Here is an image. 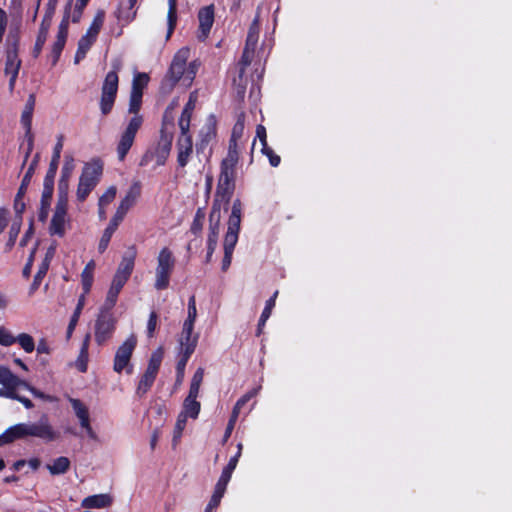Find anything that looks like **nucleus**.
I'll list each match as a JSON object with an SVG mask.
<instances>
[{
  "instance_id": "obj_1",
  "label": "nucleus",
  "mask_w": 512,
  "mask_h": 512,
  "mask_svg": "<svg viewBox=\"0 0 512 512\" xmlns=\"http://www.w3.org/2000/svg\"><path fill=\"white\" fill-rule=\"evenodd\" d=\"M189 54L190 50L187 47H183L175 53L161 82L163 90H172L180 81H182L185 87L191 86L197 74L199 64L196 61H192L187 65Z\"/></svg>"
},
{
  "instance_id": "obj_2",
  "label": "nucleus",
  "mask_w": 512,
  "mask_h": 512,
  "mask_svg": "<svg viewBox=\"0 0 512 512\" xmlns=\"http://www.w3.org/2000/svg\"><path fill=\"white\" fill-rule=\"evenodd\" d=\"M142 98L143 95L138 94V92L130 93L128 111L129 113L134 114V116L128 122L127 127L122 132L118 141L116 151L119 161L125 160L129 150L134 143L136 134L143 124V117L139 114L142 106Z\"/></svg>"
},
{
  "instance_id": "obj_3",
  "label": "nucleus",
  "mask_w": 512,
  "mask_h": 512,
  "mask_svg": "<svg viewBox=\"0 0 512 512\" xmlns=\"http://www.w3.org/2000/svg\"><path fill=\"white\" fill-rule=\"evenodd\" d=\"M141 195V183L139 181L133 182L127 191L125 197L121 200L119 206L116 209L115 214L111 218L108 226L105 228L99 244V253H104L109 246L111 238L114 232L117 230L120 223L123 221L127 212L135 205L137 199Z\"/></svg>"
},
{
  "instance_id": "obj_4",
  "label": "nucleus",
  "mask_w": 512,
  "mask_h": 512,
  "mask_svg": "<svg viewBox=\"0 0 512 512\" xmlns=\"http://www.w3.org/2000/svg\"><path fill=\"white\" fill-rule=\"evenodd\" d=\"M137 257V248L135 245H131L127 248L126 252L122 256L121 262L119 263L117 270L113 276L110 288L107 292L105 302L110 305H116L118 296L125 286L127 281L130 279Z\"/></svg>"
},
{
  "instance_id": "obj_5",
  "label": "nucleus",
  "mask_w": 512,
  "mask_h": 512,
  "mask_svg": "<svg viewBox=\"0 0 512 512\" xmlns=\"http://www.w3.org/2000/svg\"><path fill=\"white\" fill-rule=\"evenodd\" d=\"M10 428V433L18 439L28 436L37 437L45 442H52L59 438V433L55 431L46 415H43L38 422L35 423H19Z\"/></svg>"
},
{
  "instance_id": "obj_6",
  "label": "nucleus",
  "mask_w": 512,
  "mask_h": 512,
  "mask_svg": "<svg viewBox=\"0 0 512 512\" xmlns=\"http://www.w3.org/2000/svg\"><path fill=\"white\" fill-rule=\"evenodd\" d=\"M103 174V162L99 158L92 159L90 162L85 163L82 173L79 177L77 187V200L84 202L89 194L99 183Z\"/></svg>"
},
{
  "instance_id": "obj_7",
  "label": "nucleus",
  "mask_w": 512,
  "mask_h": 512,
  "mask_svg": "<svg viewBox=\"0 0 512 512\" xmlns=\"http://www.w3.org/2000/svg\"><path fill=\"white\" fill-rule=\"evenodd\" d=\"M114 306L115 305L108 306V304L104 302L99 309L94 325L95 341L99 346L111 339L115 332L117 319L113 313Z\"/></svg>"
},
{
  "instance_id": "obj_8",
  "label": "nucleus",
  "mask_w": 512,
  "mask_h": 512,
  "mask_svg": "<svg viewBox=\"0 0 512 512\" xmlns=\"http://www.w3.org/2000/svg\"><path fill=\"white\" fill-rule=\"evenodd\" d=\"M113 68L106 74L101 88L100 110L104 116L112 111L118 92L120 65L114 64Z\"/></svg>"
},
{
  "instance_id": "obj_9",
  "label": "nucleus",
  "mask_w": 512,
  "mask_h": 512,
  "mask_svg": "<svg viewBox=\"0 0 512 512\" xmlns=\"http://www.w3.org/2000/svg\"><path fill=\"white\" fill-rule=\"evenodd\" d=\"M175 257L168 247L160 250L157 256V266L155 270V284L157 290H165L169 287L170 278L175 267Z\"/></svg>"
},
{
  "instance_id": "obj_10",
  "label": "nucleus",
  "mask_w": 512,
  "mask_h": 512,
  "mask_svg": "<svg viewBox=\"0 0 512 512\" xmlns=\"http://www.w3.org/2000/svg\"><path fill=\"white\" fill-rule=\"evenodd\" d=\"M136 345L137 339L134 335H131L118 347L113 361V370L116 373L120 374L123 371L128 375L133 373L131 359Z\"/></svg>"
},
{
  "instance_id": "obj_11",
  "label": "nucleus",
  "mask_w": 512,
  "mask_h": 512,
  "mask_svg": "<svg viewBox=\"0 0 512 512\" xmlns=\"http://www.w3.org/2000/svg\"><path fill=\"white\" fill-rule=\"evenodd\" d=\"M236 189V172L220 169L215 194L224 199V208L230 203Z\"/></svg>"
},
{
  "instance_id": "obj_12",
  "label": "nucleus",
  "mask_w": 512,
  "mask_h": 512,
  "mask_svg": "<svg viewBox=\"0 0 512 512\" xmlns=\"http://www.w3.org/2000/svg\"><path fill=\"white\" fill-rule=\"evenodd\" d=\"M69 402L75 412V415L79 419L80 426L86 431L87 436L90 439L95 440L97 435L91 426L90 415L87 406L81 400L75 398H70Z\"/></svg>"
},
{
  "instance_id": "obj_13",
  "label": "nucleus",
  "mask_w": 512,
  "mask_h": 512,
  "mask_svg": "<svg viewBox=\"0 0 512 512\" xmlns=\"http://www.w3.org/2000/svg\"><path fill=\"white\" fill-rule=\"evenodd\" d=\"M217 136V123L213 115H211L205 125L199 132V140L196 143L197 152H203L207 146L216 139Z\"/></svg>"
},
{
  "instance_id": "obj_14",
  "label": "nucleus",
  "mask_w": 512,
  "mask_h": 512,
  "mask_svg": "<svg viewBox=\"0 0 512 512\" xmlns=\"http://www.w3.org/2000/svg\"><path fill=\"white\" fill-rule=\"evenodd\" d=\"M198 20H199V34L198 39L200 41H204L213 26L214 23V5H208L202 7L198 12Z\"/></svg>"
},
{
  "instance_id": "obj_15",
  "label": "nucleus",
  "mask_w": 512,
  "mask_h": 512,
  "mask_svg": "<svg viewBox=\"0 0 512 512\" xmlns=\"http://www.w3.org/2000/svg\"><path fill=\"white\" fill-rule=\"evenodd\" d=\"M173 134L167 132L164 125L160 130V139L156 147V158L158 165H164L172 148Z\"/></svg>"
},
{
  "instance_id": "obj_16",
  "label": "nucleus",
  "mask_w": 512,
  "mask_h": 512,
  "mask_svg": "<svg viewBox=\"0 0 512 512\" xmlns=\"http://www.w3.org/2000/svg\"><path fill=\"white\" fill-rule=\"evenodd\" d=\"M177 163L180 167L184 168L193 152V142L191 135H180L177 140Z\"/></svg>"
},
{
  "instance_id": "obj_17",
  "label": "nucleus",
  "mask_w": 512,
  "mask_h": 512,
  "mask_svg": "<svg viewBox=\"0 0 512 512\" xmlns=\"http://www.w3.org/2000/svg\"><path fill=\"white\" fill-rule=\"evenodd\" d=\"M53 193L54 183L43 181V191L40 200V208L38 211V220L40 222H45L48 218Z\"/></svg>"
},
{
  "instance_id": "obj_18",
  "label": "nucleus",
  "mask_w": 512,
  "mask_h": 512,
  "mask_svg": "<svg viewBox=\"0 0 512 512\" xmlns=\"http://www.w3.org/2000/svg\"><path fill=\"white\" fill-rule=\"evenodd\" d=\"M63 141H64V136L62 134H60L57 137V143L54 146L52 158H51L48 170L46 172V175L44 177V181L54 183L55 176H56L58 166H59L61 152L63 149Z\"/></svg>"
},
{
  "instance_id": "obj_19",
  "label": "nucleus",
  "mask_w": 512,
  "mask_h": 512,
  "mask_svg": "<svg viewBox=\"0 0 512 512\" xmlns=\"http://www.w3.org/2000/svg\"><path fill=\"white\" fill-rule=\"evenodd\" d=\"M0 384L3 385V387L0 388V397L14 400L17 394L16 388L19 385L25 384V382L20 380L18 376L11 371L7 376H5L4 380L1 381Z\"/></svg>"
},
{
  "instance_id": "obj_20",
  "label": "nucleus",
  "mask_w": 512,
  "mask_h": 512,
  "mask_svg": "<svg viewBox=\"0 0 512 512\" xmlns=\"http://www.w3.org/2000/svg\"><path fill=\"white\" fill-rule=\"evenodd\" d=\"M112 504V498L108 494H95L84 498L81 502L83 508H106Z\"/></svg>"
},
{
  "instance_id": "obj_21",
  "label": "nucleus",
  "mask_w": 512,
  "mask_h": 512,
  "mask_svg": "<svg viewBox=\"0 0 512 512\" xmlns=\"http://www.w3.org/2000/svg\"><path fill=\"white\" fill-rule=\"evenodd\" d=\"M198 393L189 392L183 402V411L180 414L196 419L200 413L201 404L197 401Z\"/></svg>"
},
{
  "instance_id": "obj_22",
  "label": "nucleus",
  "mask_w": 512,
  "mask_h": 512,
  "mask_svg": "<svg viewBox=\"0 0 512 512\" xmlns=\"http://www.w3.org/2000/svg\"><path fill=\"white\" fill-rule=\"evenodd\" d=\"M194 330V324L183 323L181 337H180V347L181 351L186 350L188 347L195 351L198 342V335H192Z\"/></svg>"
},
{
  "instance_id": "obj_23",
  "label": "nucleus",
  "mask_w": 512,
  "mask_h": 512,
  "mask_svg": "<svg viewBox=\"0 0 512 512\" xmlns=\"http://www.w3.org/2000/svg\"><path fill=\"white\" fill-rule=\"evenodd\" d=\"M105 18V13L103 10H99L96 15L94 16V19L88 28L85 35L81 37V39H86L89 43L94 44V42L97 39V36L103 26Z\"/></svg>"
},
{
  "instance_id": "obj_24",
  "label": "nucleus",
  "mask_w": 512,
  "mask_h": 512,
  "mask_svg": "<svg viewBox=\"0 0 512 512\" xmlns=\"http://www.w3.org/2000/svg\"><path fill=\"white\" fill-rule=\"evenodd\" d=\"M242 218V202L239 198L235 199L232 204L231 214L228 219L227 231L238 232L240 231V224Z\"/></svg>"
},
{
  "instance_id": "obj_25",
  "label": "nucleus",
  "mask_w": 512,
  "mask_h": 512,
  "mask_svg": "<svg viewBox=\"0 0 512 512\" xmlns=\"http://www.w3.org/2000/svg\"><path fill=\"white\" fill-rule=\"evenodd\" d=\"M22 61L19 58V51H5V75L9 74H19V70L21 68Z\"/></svg>"
},
{
  "instance_id": "obj_26",
  "label": "nucleus",
  "mask_w": 512,
  "mask_h": 512,
  "mask_svg": "<svg viewBox=\"0 0 512 512\" xmlns=\"http://www.w3.org/2000/svg\"><path fill=\"white\" fill-rule=\"evenodd\" d=\"M156 377L157 374L145 370V372L141 375L136 388L135 393L137 397L143 398L148 393V391L152 388Z\"/></svg>"
},
{
  "instance_id": "obj_27",
  "label": "nucleus",
  "mask_w": 512,
  "mask_h": 512,
  "mask_svg": "<svg viewBox=\"0 0 512 512\" xmlns=\"http://www.w3.org/2000/svg\"><path fill=\"white\" fill-rule=\"evenodd\" d=\"M254 52H255L254 49H250V48H245L244 47L241 59H240V61L238 63V67H237V76H235L233 78L234 84H236L237 79H239L240 81L242 79H246L245 78V71H246V68L252 62V59H253V56H254Z\"/></svg>"
},
{
  "instance_id": "obj_28",
  "label": "nucleus",
  "mask_w": 512,
  "mask_h": 512,
  "mask_svg": "<svg viewBox=\"0 0 512 512\" xmlns=\"http://www.w3.org/2000/svg\"><path fill=\"white\" fill-rule=\"evenodd\" d=\"M66 215L65 213L55 212L52 216L50 226H49V233L51 235H56L58 237H63L65 235V222H66Z\"/></svg>"
},
{
  "instance_id": "obj_29",
  "label": "nucleus",
  "mask_w": 512,
  "mask_h": 512,
  "mask_svg": "<svg viewBox=\"0 0 512 512\" xmlns=\"http://www.w3.org/2000/svg\"><path fill=\"white\" fill-rule=\"evenodd\" d=\"M115 15L118 22L121 24V27L116 34V37H120L123 34V27L127 26L135 19L136 10H128V6L126 8L119 6L117 11L115 12Z\"/></svg>"
},
{
  "instance_id": "obj_30",
  "label": "nucleus",
  "mask_w": 512,
  "mask_h": 512,
  "mask_svg": "<svg viewBox=\"0 0 512 512\" xmlns=\"http://www.w3.org/2000/svg\"><path fill=\"white\" fill-rule=\"evenodd\" d=\"M193 354V349L188 347L184 351H180V356L176 364V382L181 383L184 379L186 365Z\"/></svg>"
},
{
  "instance_id": "obj_31",
  "label": "nucleus",
  "mask_w": 512,
  "mask_h": 512,
  "mask_svg": "<svg viewBox=\"0 0 512 512\" xmlns=\"http://www.w3.org/2000/svg\"><path fill=\"white\" fill-rule=\"evenodd\" d=\"M71 466V462L68 457L60 456L54 459L52 464H47L46 468L51 475L65 474Z\"/></svg>"
},
{
  "instance_id": "obj_32",
  "label": "nucleus",
  "mask_w": 512,
  "mask_h": 512,
  "mask_svg": "<svg viewBox=\"0 0 512 512\" xmlns=\"http://www.w3.org/2000/svg\"><path fill=\"white\" fill-rule=\"evenodd\" d=\"M219 235V226H214V224L209 225V233L207 237V254H206V262L209 263L211 261L212 255L216 249Z\"/></svg>"
},
{
  "instance_id": "obj_33",
  "label": "nucleus",
  "mask_w": 512,
  "mask_h": 512,
  "mask_svg": "<svg viewBox=\"0 0 512 512\" xmlns=\"http://www.w3.org/2000/svg\"><path fill=\"white\" fill-rule=\"evenodd\" d=\"M38 159H39V155L36 154V156L34 157V159L32 160V162L30 163L26 173L24 174L23 178H22V181H21V184L19 186V196H25L26 192H27V188L31 182V179L33 177V174L35 172V169H36V166H37V163H38Z\"/></svg>"
},
{
  "instance_id": "obj_34",
  "label": "nucleus",
  "mask_w": 512,
  "mask_h": 512,
  "mask_svg": "<svg viewBox=\"0 0 512 512\" xmlns=\"http://www.w3.org/2000/svg\"><path fill=\"white\" fill-rule=\"evenodd\" d=\"M49 29L50 28H48V27L40 25L38 34L36 37V41H35L34 47L32 49V57L33 58L37 59L40 56L42 49L45 45V42L47 40Z\"/></svg>"
},
{
  "instance_id": "obj_35",
  "label": "nucleus",
  "mask_w": 512,
  "mask_h": 512,
  "mask_svg": "<svg viewBox=\"0 0 512 512\" xmlns=\"http://www.w3.org/2000/svg\"><path fill=\"white\" fill-rule=\"evenodd\" d=\"M224 204V199L214 195L211 211L209 214V225L220 226L221 219V206Z\"/></svg>"
},
{
  "instance_id": "obj_36",
  "label": "nucleus",
  "mask_w": 512,
  "mask_h": 512,
  "mask_svg": "<svg viewBox=\"0 0 512 512\" xmlns=\"http://www.w3.org/2000/svg\"><path fill=\"white\" fill-rule=\"evenodd\" d=\"M168 14H167V20H168V31H167V38L171 36L173 33L176 22H177V0H168Z\"/></svg>"
},
{
  "instance_id": "obj_37",
  "label": "nucleus",
  "mask_w": 512,
  "mask_h": 512,
  "mask_svg": "<svg viewBox=\"0 0 512 512\" xmlns=\"http://www.w3.org/2000/svg\"><path fill=\"white\" fill-rule=\"evenodd\" d=\"M239 161V151H228L227 156L221 161L220 169L236 172Z\"/></svg>"
},
{
  "instance_id": "obj_38",
  "label": "nucleus",
  "mask_w": 512,
  "mask_h": 512,
  "mask_svg": "<svg viewBox=\"0 0 512 512\" xmlns=\"http://www.w3.org/2000/svg\"><path fill=\"white\" fill-rule=\"evenodd\" d=\"M21 225H22V223H20V221H14L12 223V225L10 226L9 233H8V240L4 247V251L6 253L10 252L13 249V247L16 243V240L18 238V235L20 233Z\"/></svg>"
},
{
  "instance_id": "obj_39",
  "label": "nucleus",
  "mask_w": 512,
  "mask_h": 512,
  "mask_svg": "<svg viewBox=\"0 0 512 512\" xmlns=\"http://www.w3.org/2000/svg\"><path fill=\"white\" fill-rule=\"evenodd\" d=\"M149 79L150 78L147 73H136L132 80L131 92H138V94L143 95V91L147 87Z\"/></svg>"
},
{
  "instance_id": "obj_40",
  "label": "nucleus",
  "mask_w": 512,
  "mask_h": 512,
  "mask_svg": "<svg viewBox=\"0 0 512 512\" xmlns=\"http://www.w3.org/2000/svg\"><path fill=\"white\" fill-rule=\"evenodd\" d=\"M162 360H163V349L161 347H159L157 350H155L151 354L150 359L148 361L146 371H150V372L158 375Z\"/></svg>"
},
{
  "instance_id": "obj_41",
  "label": "nucleus",
  "mask_w": 512,
  "mask_h": 512,
  "mask_svg": "<svg viewBox=\"0 0 512 512\" xmlns=\"http://www.w3.org/2000/svg\"><path fill=\"white\" fill-rule=\"evenodd\" d=\"M84 306V295H82L77 303V306L70 318L68 327H67V338H70L73 331L75 330V327L79 321L80 314L82 312Z\"/></svg>"
},
{
  "instance_id": "obj_42",
  "label": "nucleus",
  "mask_w": 512,
  "mask_h": 512,
  "mask_svg": "<svg viewBox=\"0 0 512 512\" xmlns=\"http://www.w3.org/2000/svg\"><path fill=\"white\" fill-rule=\"evenodd\" d=\"M6 42H7L6 50L19 51L20 29L18 27L10 29L7 39H6Z\"/></svg>"
},
{
  "instance_id": "obj_43",
  "label": "nucleus",
  "mask_w": 512,
  "mask_h": 512,
  "mask_svg": "<svg viewBox=\"0 0 512 512\" xmlns=\"http://www.w3.org/2000/svg\"><path fill=\"white\" fill-rule=\"evenodd\" d=\"M58 0H49L46 4L45 13L42 18L41 24L42 26L51 27L52 19L55 14L56 6H57Z\"/></svg>"
},
{
  "instance_id": "obj_44",
  "label": "nucleus",
  "mask_w": 512,
  "mask_h": 512,
  "mask_svg": "<svg viewBox=\"0 0 512 512\" xmlns=\"http://www.w3.org/2000/svg\"><path fill=\"white\" fill-rule=\"evenodd\" d=\"M16 339V343H18L26 353H31L35 350V342L31 335L20 333L16 336Z\"/></svg>"
},
{
  "instance_id": "obj_45",
  "label": "nucleus",
  "mask_w": 512,
  "mask_h": 512,
  "mask_svg": "<svg viewBox=\"0 0 512 512\" xmlns=\"http://www.w3.org/2000/svg\"><path fill=\"white\" fill-rule=\"evenodd\" d=\"M48 270H49V265H47L46 263L40 264L38 271L35 274L33 282L30 286L31 293L35 292L39 288V286L41 285V282H42L43 278L46 276Z\"/></svg>"
},
{
  "instance_id": "obj_46",
  "label": "nucleus",
  "mask_w": 512,
  "mask_h": 512,
  "mask_svg": "<svg viewBox=\"0 0 512 512\" xmlns=\"http://www.w3.org/2000/svg\"><path fill=\"white\" fill-rule=\"evenodd\" d=\"M69 13L70 7H66L64 16L59 24L58 33L56 39L67 40L68 37V28H69Z\"/></svg>"
},
{
  "instance_id": "obj_47",
  "label": "nucleus",
  "mask_w": 512,
  "mask_h": 512,
  "mask_svg": "<svg viewBox=\"0 0 512 512\" xmlns=\"http://www.w3.org/2000/svg\"><path fill=\"white\" fill-rule=\"evenodd\" d=\"M204 220H205V213L202 208H198L195 213L194 219L192 221L191 227H190V231L194 235H198L202 231Z\"/></svg>"
},
{
  "instance_id": "obj_48",
  "label": "nucleus",
  "mask_w": 512,
  "mask_h": 512,
  "mask_svg": "<svg viewBox=\"0 0 512 512\" xmlns=\"http://www.w3.org/2000/svg\"><path fill=\"white\" fill-rule=\"evenodd\" d=\"M259 38V30L255 23H253L248 31L245 48L256 49Z\"/></svg>"
},
{
  "instance_id": "obj_49",
  "label": "nucleus",
  "mask_w": 512,
  "mask_h": 512,
  "mask_svg": "<svg viewBox=\"0 0 512 512\" xmlns=\"http://www.w3.org/2000/svg\"><path fill=\"white\" fill-rule=\"evenodd\" d=\"M203 378H204V368L199 367L195 371V373H194V375H193V377L191 379L189 392L198 393L199 394Z\"/></svg>"
},
{
  "instance_id": "obj_50",
  "label": "nucleus",
  "mask_w": 512,
  "mask_h": 512,
  "mask_svg": "<svg viewBox=\"0 0 512 512\" xmlns=\"http://www.w3.org/2000/svg\"><path fill=\"white\" fill-rule=\"evenodd\" d=\"M66 41L56 39L52 45L50 57L52 59V66H55L60 59L61 53L65 47Z\"/></svg>"
},
{
  "instance_id": "obj_51",
  "label": "nucleus",
  "mask_w": 512,
  "mask_h": 512,
  "mask_svg": "<svg viewBox=\"0 0 512 512\" xmlns=\"http://www.w3.org/2000/svg\"><path fill=\"white\" fill-rule=\"evenodd\" d=\"M238 232L227 231L224 238V251L225 252H234L235 246L238 241Z\"/></svg>"
},
{
  "instance_id": "obj_52",
  "label": "nucleus",
  "mask_w": 512,
  "mask_h": 512,
  "mask_svg": "<svg viewBox=\"0 0 512 512\" xmlns=\"http://www.w3.org/2000/svg\"><path fill=\"white\" fill-rule=\"evenodd\" d=\"M16 341V336H14L10 330L4 326H0V345L9 347L15 344Z\"/></svg>"
},
{
  "instance_id": "obj_53",
  "label": "nucleus",
  "mask_w": 512,
  "mask_h": 512,
  "mask_svg": "<svg viewBox=\"0 0 512 512\" xmlns=\"http://www.w3.org/2000/svg\"><path fill=\"white\" fill-rule=\"evenodd\" d=\"M244 127H245V113L241 112L238 115L237 120L233 126L231 137L240 139L243 136Z\"/></svg>"
},
{
  "instance_id": "obj_54",
  "label": "nucleus",
  "mask_w": 512,
  "mask_h": 512,
  "mask_svg": "<svg viewBox=\"0 0 512 512\" xmlns=\"http://www.w3.org/2000/svg\"><path fill=\"white\" fill-rule=\"evenodd\" d=\"M94 281V273L82 270L81 272V284L83 289V295L88 294L91 291Z\"/></svg>"
},
{
  "instance_id": "obj_55",
  "label": "nucleus",
  "mask_w": 512,
  "mask_h": 512,
  "mask_svg": "<svg viewBox=\"0 0 512 512\" xmlns=\"http://www.w3.org/2000/svg\"><path fill=\"white\" fill-rule=\"evenodd\" d=\"M197 318L196 298L191 295L188 300V315L184 323L195 324Z\"/></svg>"
},
{
  "instance_id": "obj_56",
  "label": "nucleus",
  "mask_w": 512,
  "mask_h": 512,
  "mask_svg": "<svg viewBox=\"0 0 512 512\" xmlns=\"http://www.w3.org/2000/svg\"><path fill=\"white\" fill-rule=\"evenodd\" d=\"M116 186H110L98 200V206H108L116 197Z\"/></svg>"
},
{
  "instance_id": "obj_57",
  "label": "nucleus",
  "mask_w": 512,
  "mask_h": 512,
  "mask_svg": "<svg viewBox=\"0 0 512 512\" xmlns=\"http://www.w3.org/2000/svg\"><path fill=\"white\" fill-rule=\"evenodd\" d=\"M187 418L184 414H179L176 420V424L174 427L173 432V443H176V441L182 436V432L186 426Z\"/></svg>"
},
{
  "instance_id": "obj_58",
  "label": "nucleus",
  "mask_w": 512,
  "mask_h": 512,
  "mask_svg": "<svg viewBox=\"0 0 512 512\" xmlns=\"http://www.w3.org/2000/svg\"><path fill=\"white\" fill-rule=\"evenodd\" d=\"M278 296V291H275L273 295L266 301L265 307L261 313L262 316V322L267 321L269 317L271 316L272 310L275 307L276 304V298Z\"/></svg>"
},
{
  "instance_id": "obj_59",
  "label": "nucleus",
  "mask_w": 512,
  "mask_h": 512,
  "mask_svg": "<svg viewBox=\"0 0 512 512\" xmlns=\"http://www.w3.org/2000/svg\"><path fill=\"white\" fill-rule=\"evenodd\" d=\"M190 120H191V113L187 112V107H185L181 114V117L179 119V127L181 129V135H190L189 134Z\"/></svg>"
},
{
  "instance_id": "obj_60",
  "label": "nucleus",
  "mask_w": 512,
  "mask_h": 512,
  "mask_svg": "<svg viewBox=\"0 0 512 512\" xmlns=\"http://www.w3.org/2000/svg\"><path fill=\"white\" fill-rule=\"evenodd\" d=\"M224 494L225 493L214 489L210 501L208 502L204 512H212L214 509H216L220 505L221 499L223 498Z\"/></svg>"
},
{
  "instance_id": "obj_61",
  "label": "nucleus",
  "mask_w": 512,
  "mask_h": 512,
  "mask_svg": "<svg viewBox=\"0 0 512 512\" xmlns=\"http://www.w3.org/2000/svg\"><path fill=\"white\" fill-rule=\"evenodd\" d=\"M24 196H19V191L17 192L15 199H14V210L16 214V219L14 221H20L22 223V214L25 211L26 205L23 202Z\"/></svg>"
},
{
  "instance_id": "obj_62",
  "label": "nucleus",
  "mask_w": 512,
  "mask_h": 512,
  "mask_svg": "<svg viewBox=\"0 0 512 512\" xmlns=\"http://www.w3.org/2000/svg\"><path fill=\"white\" fill-rule=\"evenodd\" d=\"M256 139H259L261 143V149H265L266 147H269L267 143V132L264 125L259 124L256 127V138L253 140L252 147H254Z\"/></svg>"
},
{
  "instance_id": "obj_63",
  "label": "nucleus",
  "mask_w": 512,
  "mask_h": 512,
  "mask_svg": "<svg viewBox=\"0 0 512 512\" xmlns=\"http://www.w3.org/2000/svg\"><path fill=\"white\" fill-rule=\"evenodd\" d=\"M261 153L269 159V163L272 167H278L281 163V158L277 155L271 147L261 149Z\"/></svg>"
},
{
  "instance_id": "obj_64",
  "label": "nucleus",
  "mask_w": 512,
  "mask_h": 512,
  "mask_svg": "<svg viewBox=\"0 0 512 512\" xmlns=\"http://www.w3.org/2000/svg\"><path fill=\"white\" fill-rule=\"evenodd\" d=\"M157 322H158V314L156 311H152L149 314V318H148V322H147V336L149 338L154 337L155 330L157 327Z\"/></svg>"
}]
</instances>
